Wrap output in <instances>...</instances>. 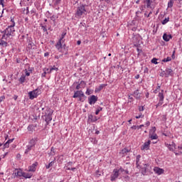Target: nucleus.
Instances as JSON below:
<instances>
[{"label":"nucleus","mask_w":182,"mask_h":182,"mask_svg":"<svg viewBox=\"0 0 182 182\" xmlns=\"http://www.w3.org/2000/svg\"><path fill=\"white\" fill-rule=\"evenodd\" d=\"M78 98H79V101L82 102H85V100H86V97L85 96V95H84V97L80 96V97H78Z\"/></svg>","instance_id":"nucleus-29"},{"label":"nucleus","mask_w":182,"mask_h":182,"mask_svg":"<svg viewBox=\"0 0 182 182\" xmlns=\"http://www.w3.org/2000/svg\"><path fill=\"white\" fill-rule=\"evenodd\" d=\"M168 21H170V18H168V17L165 18L164 20H163L161 21L162 25H166V23H167V22H168Z\"/></svg>","instance_id":"nucleus-30"},{"label":"nucleus","mask_w":182,"mask_h":182,"mask_svg":"<svg viewBox=\"0 0 182 182\" xmlns=\"http://www.w3.org/2000/svg\"><path fill=\"white\" fill-rule=\"evenodd\" d=\"M165 72L166 77H168V76H173V70L170 68H166Z\"/></svg>","instance_id":"nucleus-11"},{"label":"nucleus","mask_w":182,"mask_h":182,"mask_svg":"<svg viewBox=\"0 0 182 182\" xmlns=\"http://www.w3.org/2000/svg\"><path fill=\"white\" fill-rule=\"evenodd\" d=\"M25 75H22L19 79V82H21V83H23L25 82Z\"/></svg>","instance_id":"nucleus-32"},{"label":"nucleus","mask_w":182,"mask_h":182,"mask_svg":"<svg viewBox=\"0 0 182 182\" xmlns=\"http://www.w3.org/2000/svg\"><path fill=\"white\" fill-rule=\"evenodd\" d=\"M164 90H161V92L159 93V100H161V102H163V100H164Z\"/></svg>","instance_id":"nucleus-17"},{"label":"nucleus","mask_w":182,"mask_h":182,"mask_svg":"<svg viewBox=\"0 0 182 182\" xmlns=\"http://www.w3.org/2000/svg\"><path fill=\"white\" fill-rule=\"evenodd\" d=\"M157 85H158V87H157V89H156V90H160V87H161L160 84H157Z\"/></svg>","instance_id":"nucleus-60"},{"label":"nucleus","mask_w":182,"mask_h":182,"mask_svg":"<svg viewBox=\"0 0 182 182\" xmlns=\"http://www.w3.org/2000/svg\"><path fill=\"white\" fill-rule=\"evenodd\" d=\"M28 49H35V48H36V46H35L33 43H29L28 45Z\"/></svg>","instance_id":"nucleus-23"},{"label":"nucleus","mask_w":182,"mask_h":182,"mask_svg":"<svg viewBox=\"0 0 182 182\" xmlns=\"http://www.w3.org/2000/svg\"><path fill=\"white\" fill-rule=\"evenodd\" d=\"M146 126H150V122H147L146 123Z\"/></svg>","instance_id":"nucleus-61"},{"label":"nucleus","mask_w":182,"mask_h":182,"mask_svg":"<svg viewBox=\"0 0 182 182\" xmlns=\"http://www.w3.org/2000/svg\"><path fill=\"white\" fill-rule=\"evenodd\" d=\"M26 70V76H31V73L28 72V70Z\"/></svg>","instance_id":"nucleus-42"},{"label":"nucleus","mask_w":182,"mask_h":182,"mask_svg":"<svg viewBox=\"0 0 182 182\" xmlns=\"http://www.w3.org/2000/svg\"><path fill=\"white\" fill-rule=\"evenodd\" d=\"M157 105H158V106H161V105H163V101L159 100V102Z\"/></svg>","instance_id":"nucleus-48"},{"label":"nucleus","mask_w":182,"mask_h":182,"mask_svg":"<svg viewBox=\"0 0 182 182\" xmlns=\"http://www.w3.org/2000/svg\"><path fill=\"white\" fill-rule=\"evenodd\" d=\"M157 138H158L157 134L151 136V140H156V139H157Z\"/></svg>","instance_id":"nucleus-37"},{"label":"nucleus","mask_w":182,"mask_h":182,"mask_svg":"<svg viewBox=\"0 0 182 182\" xmlns=\"http://www.w3.org/2000/svg\"><path fill=\"white\" fill-rule=\"evenodd\" d=\"M53 164H55V161H52L51 162H50L48 165H46V168H50V167H52L53 166Z\"/></svg>","instance_id":"nucleus-25"},{"label":"nucleus","mask_w":182,"mask_h":182,"mask_svg":"<svg viewBox=\"0 0 182 182\" xmlns=\"http://www.w3.org/2000/svg\"><path fill=\"white\" fill-rule=\"evenodd\" d=\"M168 148L171 151H174V150H176V144H169L168 146Z\"/></svg>","instance_id":"nucleus-18"},{"label":"nucleus","mask_w":182,"mask_h":182,"mask_svg":"<svg viewBox=\"0 0 182 182\" xmlns=\"http://www.w3.org/2000/svg\"><path fill=\"white\" fill-rule=\"evenodd\" d=\"M140 77V75H136V76H135V79H139Z\"/></svg>","instance_id":"nucleus-56"},{"label":"nucleus","mask_w":182,"mask_h":182,"mask_svg":"<svg viewBox=\"0 0 182 182\" xmlns=\"http://www.w3.org/2000/svg\"><path fill=\"white\" fill-rule=\"evenodd\" d=\"M46 71H44V73L42 74V76L45 77L46 76Z\"/></svg>","instance_id":"nucleus-51"},{"label":"nucleus","mask_w":182,"mask_h":182,"mask_svg":"<svg viewBox=\"0 0 182 182\" xmlns=\"http://www.w3.org/2000/svg\"><path fill=\"white\" fill-rule=\"evenodd\" d=\"M52 114H53V110L50 108H47L45 114L43 116V119L46 122L47 124H49V122L52 120Z\"/></svg>","instance_id":"nucleus-2"},{"label":"nucleus","mask_w":182,"mask_h":182,"mask_svg":"<svg viewBox=\"0 0 182 182\" xmlns=\"http://www.w3.org/2000/svg\"><path fill=\"white\" fill-rule=\"evenodd\" d=\"M55 47L57 48L58 50H59V52H62V41H60V40L58 41V42L56 43Z\"/></svg>","instance_id":"nucleus-14"},{"label":"nucleus","mask_w":182,"mask_h":182,"mask_svg":"<svg viewBox=\"0 0 182 182\" xmlns=\"http://www.w3.org/2000/svg\"><path fill=\"white\" fill-rule=\"evenodd\" d=\"M131 129H133L134 130H136V129H139L138 126L134 125L131 127Z\"/></svg>","instance_id":"nucleus-43"},{"label":"nucleus","mask_w":182,"mask_h":182,"mask_svg":"<svg viewBox=\"0 0 182 182\" xmlns=\"http://www.w3.org/2000/svg\"><path fill=\"white\" fill-rule=\"evenodd\" d=\"M33 70V68H28V72H32Z\"/></svg>","instance_id":"nucleus-62"},{"label":"nucleus","mask_w":182,"mask_h":182,"mask_svg":"<svg viewBox=\"0 0 182 182\" xmlns=\"http://www.w3.org/2000/svg\"><path fill=\"white\" fill-rule=\"evenodd\" d=\"M139 112H143V110H144V107H139Z\"/></svg>","instance_id":"nucleus-45"},{"label":"nucleus","mask_w":182,"mask_h":182,"mask_svg":"<svg viewBox=\"0 0 182 182\" xmlns=\"http://www.w3.org/2000/svg\"><path fill=\"white\" fill-rule=\"evenodd\" d=\"M73 164V162L72 161L68 162V166H72Z\"/></svg>","instance_id":"nucleus-58"},{"label":"nucleus","mask_w":182,"mask_h":182,"mask_svg":"<svg viewBox=\"0 0 182 182\" xmlns=\"http://www.w3.org/2000/svg\"><path fill=\"white\" fill-rule=\"evenodd\" d=\"M14 141V139H9L5 144L4 147H9V143H12Z\"/></svg>","instance_id":"nucleus-24"},{"label":"nucleus","mask_w":182,"mask_h":182,"mask_svg":"<svg viewBox=\"0 0 182 182\" xmlns=\"http://www.w3.org/2000/svg\"><path fill=\"white\" fill-rule=\"evenodd\" d=\"M105 86H107L106 84H102L101 85L99 86L98 88L95 90V92H100L103 89V87H105Z\"/></svg>","instance_id":"nucleus-20"},{"label":"nucleus","mask_w":182,"mask_h":182,"mask_svg":"<svg viewBox=\"0 0 182 182\" xmlns=\"http://www.w3.org/2000/svg\"><path fill=\"white\" fill-rule=\"evenodd\" d=\"M97 102V97L95 95H91L90 99H89V103L90 105H95Z\"/></svg>","instance_id":"nucleus-7"},{"label":"nucleus","mask_w":182,"mask_h":182,"mask_svg":"<svg viewBox=\"0 0 182 182\" xmlns=\"http://www.w3.org/2000/svg\"><path fill=\"white\" fill-rule=\"evenodd\" d=\"M142 127H144V124L139 125L138 126V129H141Z\"/></svg>","instance_id":"nucleus-53"},{"label":"nucleus","mask_w":182,"mask_h":182,"mask_svg":"<svg viewBox=\"0 0 182 182\" xmlns=\"http://www.w3.org/2000/svg\"><path fill=\"white\" fill-rule=\"evenodd\" d=\"M45 72H46V73H51L52 71H50V68H47L46 70H45Z\"/></svg>","instance_id":"nucleus-44"},{"label":"nucleus","mask_w":182,"mask_h":182,"mask_svg":"<svg viewBox=\"0 0 182 182\" xmlns=\"http://www.w3.org/2000/svg\"><path fill=\"white\" fill-rule=\"evenodd\" d=\"M140 155H137L136 156V167H137V168H139V166H140L139 164V161H140Z\"/></svg>","instance_id":"nucleus-26"},{"label":"nucleus","mask_w":182,"mask_h":182,"mask_svg":"<svg viewBox=\"0 0 182 182\" xmlns=\"http://www.w3.org/2000/svg\"><path fill=\"white\" fill-rule=\"evenodd\" d=\"M147 8H150V5H151V1L150 0H146Z\"/></svg>","instance_id":"nucleus-35"},{"label":"nucleus","mask_w":182,"mask_h":182,"mask_svg":"<svg viewBox=\"0 0 182 182\" xmlns=\"http://www.w3.org/2000/svg\"><path fill=\"white\" fill-rule=\"evenodd\" d=\"M171 60V57H167L162 60V62H170Z\"/></svg>","instance_id":"nucleus-33"},{"label":"nucleus","mask_w":182,"mask_h":182,"mask_svg":"<svg viewBox=\"0 0 182 182\" xmlns=\"http://www.w3.org/2000/svg\"><path fill=\"white\" fill-rule=\"evenodd\" d=\"M30 144H31L32 147H33V146H35V140L34 139H31L30 141Z\"/></svg>","instance_id":"nucleus-40"},{"label":"nucleus","mask_w":182,"mask_h":182,"mask_svg":"<svg viewBox=\"0 0 182 182\" xmlns=\"http://www.w3.org/2000/svg\"><path fill=\"white\" fill-rule=\"evenodd\" d=\"M151 63H154V65H157V58H154L152 60H151Z\"/></svg>","instance_id":"nucleus-36"},{"label":"nucleus","mask_w":182,"mask_h":182,"mask_svg":"<svg viewBox=\"0 0 182 182\" xmlns=\"http://www.w3.org/2000/svg\"><path fill=\"white\" fill-rule=\"evenodd\" d=\"M80 96H82V97H85V93H83L82 90H77L75 92L73 97L74 99H76L77 97H80Z\"/></svg>","instance_id":"nucleus-5"},{"label":"nucleus","mask_w":182,"mask_h":182,"mask_svg":"<svg viewBox=\"0 0 182 182\" xmlns=\"http://www.w3.org/2000/svg\"><path fill=\"white\" fill-rule=\"evenodd\" d=\"M80 85H84V86H85V85H86V83L85 82V81H81Z\"/></svg>","instance_id":"nucleus-55"},{"label":"nucleus","mask_w":182,"mask_h":182,"mask_svg":"<svg viewBox=\"0 0 182 182\" xmlns=\"http://www.w3.org/2000/svg\"><path fill=\"white\" fill-rule=\"evenodd\" d=\"M173 4L174 2L173 1V0H170L169 2L168 3V8H173Z\"/></svg>","instance_id":"nucleus-31"},{"label":"nucleus","mask_w":182,"mask_h":182,"mask_svg":"<svg viewBox=\"0 0 182 182\" xmlns=\"http://www.w3.org/2000/svg\"><path fill=\"white\" fill-rule=\"evenodd\" d=\"M154 171L156 174H159V175L163 174V173H164V170L162 169V168H159V167H155V168H154Z\"/></svg>","instance_id":"nucleus-10"},{"label":"nucleus","mask_w":182,"mask_h":182,"mask_svg":"<svg viewBox=\"0 0 182 182\" xmlns=\"http://www.w3.org/2000/svg\"><path fill=\"white\" fill-rule=\"evenodd\" d=\"M148 168H149V165L144 164V166L141 168V174H143V176H146V173H147Z\"/></svg>","instance_id":"nucleus-12"},{"label":"nucleus","mask_w":182,"mask_h":182,"mask_svg":"<svg viewBox=\"0 0 182 182\" xmlns=\"http://www.w3.org/2000/svg\"><path fill=\"white\" fill-rule=\"evenodd\" d=\"M28 95H29L30 99L31 100L35 99V97H38V90H35L33 91L30 92Z\"/></svg>","instance_id":"nucleus-6"},{"label":"nucleus","mask_w":182,"mask_h":182,"mask_svg":"<svg viewBox=\"0 0 182 182\" xmlns=\"http://www.w3.org/2000/svg\"><path fill=\"white\" fill-rule=\"evenodd\" d=\"M53 70H55L56 72H58V68H55V66H53V68H50V72H52Z\"/></svg>","instance_id":"nucleus-38"},{"label":"nucleus","mask_w":182,"mask_h":182,"mask_svg":"<svg viewBox=\"0 0 182 182\" xmlns=\"http://www.w3.org/2000/svg\"><path fill=\"white\" fill-rule=\"evenodd\" d=\"M66 36V32H63L61 35V38H60V41L62 42L63 41V38Z\"/></svg>","instance_id":"nucleus-34"},{"label":"nucleus","mask_w":182,"mask_h":182,"mask_svg":"<svg viewBox=\"0 0 182 182\" xmlns=\"http://www.w3.org/2000/svg\"><path fill=\"white\" fill-rule=\"evenodd\" d=\"M14 26H15V23L3 31L4 35L2 36V39H8L9 36H14V33L15 32V28Z\"/></svg>","instance_id":"nucleus-1"},{"label":"nucleus","mask_w":182,"mask_h":182,"mask_svg":"<svg viewBox=\"0 0 182 182\" xmlns=\"http://www.w3.org/2000/svg\"><path fill=\"white\" fill-rule=\"evenodd\" d=\"M95 176L96 177H100V173H99V171H97Z\"/></svg>","instance_id":"nucleus-47"},{"label":"nucleus","mask_w":182,"mask_h":182,"mask_svg":"<svg viewBox=\"0 0 182 182\" xmlns=\"http://www.w3.org/2000/svg\"><path fill=\"white\" fill-rule=\"evenodd\" d=\"M102 110H103V108L100 107V109H98L96 110L95 114H99V113H100V112H102Z\"/></svg>","instance_id":"nucleus-39"},{"label":"nucleus","mask_w":182,"mask_h":182,"mask_svg":"<svg viewBox=\"0 0 182 182\" xmlns=\"http://www.w3.org/2000/svg\"><path fill=\"white\" fill-rule=\"evenodd\" d=\"M36 166H38V162H36L35 164H33L32 166H30L28 171H36Z\"/></svg>","instance_id":"nucleus-9"},{"label":"nucleus","mask_w":182,"mask_h":182,"mask_svg":"<svg viewBox=\"0 0 182 182\" xmlns=\"http://www.w3.org/2000/svg\"><path fill=\"white\" fill-rule=\"evenodd\" d=\"M0 5H2L4 8V0H0Z\"/></svg>","instance_id":"nucleus-50"},{"label":"nucleus","mask_w":182,"mask_h":182,"mask_svg":"<svg viewBox=\"0 0 182 182\" xmlns=\"http://www.w3.org/2000/svg\"><path fill=\"white\" fill-rule=\"evenodd\" d=\"M175 53H176V51H173L172 54V59H174V58H176V56L174 55Z\"/></svg>","instance_id":"nucleus-52"},{"label":"nucleus","mask_w":182,"mask_h":182,"mask_svg":"<svg viewBox=\"0 0 182 182\" xmlns=\"http://www.w3.org/2000/svg\"><path fill=\"white\" fill-rule=\"evenodd\" d=\"M41 28L43 29V32H47L48 29H46V27L42 26Z\"/></svg>","instance_id":"nucleus-46"},{"label":"nucleus","mask_w":182,"mask_h":182,"mask_svg":"<svg viewBox=\"0 0 182 182\" xmlns=\"http://www.w3.org/2000/svg\"><path fill=\"white\" fill-rule=\"evenodd\" d=\"M16 158L17 159H21V154H18L17 156H16Z\"/></svg>","instance_id":"nucleus-54"},{"label":"nucleus","mask_w":182,"mask_h":182,"mask_svg":"<svg viewBox=\"0 0 182 182\" xmlns=\"http://www.w3.org/2000/svg\"><path fill=\"white\" fill-rule=\"evenodd\" d=\"M36 127H38V125L37 124H30L28 127V132H31V133L33 132V130H35V129H36Z\"/></svg>","instance_id":"nucleus-13"},{"label":"nucleus","mask_w":182,"mask_h":182,"mask_svg":"<svg viewBox=\"0 0 182 182\" xmlns=\"http://www.w3.org/2000/svg\"><path fill=\"white\" fill-rule=\"evenodd\" d=\"M55 154H56V151H55V149L52 147L50 149V156H55Z\"/></svg>","instance_id":"nucleus-28"},{"label":"nucleus","mask_w":182,"mask_h":182,"mask_svg":"<svg viewBox=\"0 0 182 182\" xmlns=\"http://www.w3.org/2000/svg\"><path fill=\"white\" fill-rule=\"evenodd\" d=\"M31 150H32V145H28L25 151V154H28V152L31 151Z\"/></svg>","instance_id":"nucleus-27"},{"label":"nucleus","mask_w":182,"mask_h":182,"mask_svg":"<svg viewBox=\"0 0 182 182\" xmlns=\"http://www.w3.org/2000/svg\"><path fill=\"white\" fill-rule=\"evenodd\" d=\"M4 39H5V38H2V37H1V39L0 40V45L1 46H5L6 47L8 45V43L6 41H4Z\"/></svg>","instance_id":"nucleus-19"},{"label":"nucleus","mask_w":182,"mask_h":182,"mask_svg":"<svg viewBox=\"0 0 182 182\" xmlns=\"http://www.w3.org/2000/svg\"><path fill=\"white\" fill-rule=\"evenodd\" d=\"M14 174H15V176H17L18 177H23V172H22V170H21V169H19V170L16 169V170H15Z\"/></svg>","instance_id":"nucleus-16"},{"label":"nucleus","mask_w":182,"mask_h":182,"mask_svg":"<svg viewBox=\"0 0 182 182\" xmlns=\"http://www.w3.org/2000/svg\"><path fill=\"white\" fill-rule=\"evenodd\" d=\"M92 141L94 144H97V140H96V139H92Z\"/></svg>","instance_id":"nucleus-41"},{"label":"nucleus","mask_w":182,"mask_h":182,"mask_svg":"<svg viewBox=\"0 0 182 182\" xmlns=\"http://www.w3.org/2000/svg\"><path fill=\"white\" fill-rule=\"evenodd\" d=\"M80 43H82V41H77V45H80Z\"/></svg>","instance_id":"nucleus-57"},{"label":"nucleus","mask_w":182,"mask_h":182,"mask_svg":"<svg viewBox=\"0 0 182 182\" xmlns=\"http://www.w3.org/2000/svg\"><path fill=\"white\" fill-rule=\"evenodd\" d=\"M23 177H24V178H31V177H32V174L23 172Z\"/></svg>","instance_id":"nucleus-21"},{"label":"nucleus","mask_w":182,"mask_h":182,"mask_svg":"<svg viewBox=\"0 0 182 182\" xmlns=\"http://www.w3.org/2000/svg\"><path fill=\"white\" fill-rule=\"evenodd\" d=\"M140 117H141V115L136 116V119H140Z\"/></svg>","instance_id":"nucleus-64"},{"label":"nucleus","mask_w":182,"mask_h":182,"mask_svg":"<svg viewBox=\"0 0 182 182\" xmlns=\"http://www.w3.org/2000/svg\"><path fill=\"white\" fill-rule=\"evenodd\" d=\"M14 100H16V99H18V96L15 95V96L14 97Z\"/></svg>","instance_id":"nucleus-63"},{"label":"nucleus","mask_w":182,"mask_h":182,"mask_svg":"<svg viewBox=\"0 0 182 182\" xmlns=\"http://www.w3.org/2000/svg\"><path fill=\"white\" fill-rule=\"evenodd\" d=\"M86 94H87V95H90V91H89V90H87L86 91Z\"/></svg>","instance_id":"nucleus-59"},{"label":"nucleus","mask_w":182,"mask_h":182,"mask_svg":"<svg viewBox=\"0 0 182 182\" xmlns=\"http://www.w3.org/2000/svg\"><path fill=\"white\" fill-rule=\"evenodd\" d=\"M150 143H151V141L150 140L145 142L143 144L142 147L141 148V150H149V149H150Z\"/></svg>","instance_id":"nucleus-8"},{"label":"nucleus","mask_w":182,"mask_h":182,"mask_svg":"<svg viewBox=\"0 0 182 182\" xmlns=\"http://www.w3.org/2000/svg\"><path fill=\"white\" fill-rule=\"evenodd\" d=\"M76 89H77V90H79V89H80V84H78V85L76 86Z\"/></svg>","instance_id":"nucleus-49"},{"label":"nucleus","mask_w":182,"mask_h":182,"mask_svg":"<svg viewBox=\"0 0 182 182\" xmlns=\"http://www.w3.org/2000/svg\"><path fill=\"white\" fill-rule=\"evenodd\" d=\"M124 169L120 168L119 169H114L113 173L111 175V181H114L119 177L120 173H123Z\"/></svg>","instance_id":"nucleus-3"},{"label":"nucleus","mask_w":182,"mask_h":182,"mask_svg":"<svg viewBox=\"0 0 182 182\" xmlns=\"http://www.w3.org/2000/svg\"><path fill=\"white\" fill-rule=\"evenodd\" d=\"M171 38H173L171 36V34L167 35V34L164 33V36H163V39L166 42H168V41H170V39H171Z\"/></svg>","instance_id":"nucleus-15"},{"label":"nucleus","mask_w":182,"mask_h":182,"mask_svg":"<svg viewBox=\"0 0 182 182\" xmlns=\"http://www.w3.org/2000/svg\"><path fill=\"white\" fill-rule=\"evenodd\" d=\"M85 6H86V5H80L77 8V11L75 13V16H82V15H83V14H85L86 12V9L85 8Z\"/></svg>","instance_id":"nucleus-4"},{"label":"nucleus","mask_w":182,"mask_h":182,"mask_svg":"<svg viewBox=\"0 0 182 182\" xmlns=\"http://www.w3.org/2000/svg\"><path fill=\"white\" fill-rule=\"evenodd\" d=\"M127 153H129V151L127 150V149L124 148L119 152V154H122V156H124V154H127Z\"/></svg>","instance_id":"nucleus-22"}]
</instances>
